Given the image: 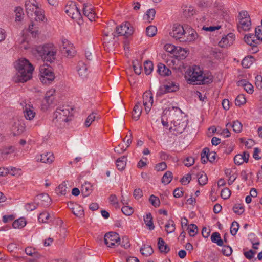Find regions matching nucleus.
<instances>
[{
    "mask_svg": "<svg viewBox=\"0 0 262 262\" xmlns=\"http://www.w3.org/2000/svg\"><path fill=\"white\" fill-rule=\"evenodd\" d=\"M185 77L188 83L192 84H208L212 80L211 77L203 76L202 71L196 65L187 70Z\"/></svg>",
    "mask_w": 262,
    "mask_h": 262,
    "instance_id": "1",
    "label": "nucleus"
},
{
    "mask_svg": "<svg viewBox=\"0 0 262 262\" xmlns=\"http://www.w3.org/2000/svg\"><path fill=\"white\" fill-rule=\"evenodd\" d=\"M73 109L69 105H63L58 107L54 114L53 122L58 127L64 126L66 122L71 120Z\"/></svg>",
    "mask_w": 262,
    "mask_h": 262,
    "instance_id": "2",
    "label": "nucleus"
},
{
    "mask_svg": "<svg viewBox=\"0 0 262 262\" xmlns=\"http://www.w3.org/2000/svg\"><path fill=\"white\" fill-rule=\"evenodd\" d=\"M15 68L17 71V79L19 82H25L31 78L34 68L28 60L19 59Z\"/></svg>",
    "mask_w": 262,
    "mask_h": 262,
    "instance_id": "3",
    "label": "nucleus"
},
{
    "mask_svg": "<svg viewBox=\"0 0 262 262\" xmlns=\"http://www.w3.org/2000/svg\"><path fill=\"white\" fill-rule=\"evenodd\" d=\"M26 11L28 16L36 21H43L45 16L42 10L39 7L36 0H27L25 2Z\"/></svg>",
    "mask_w": 262,
    "mask_h": 262,
    "instance_id": "4",
    "label": "nucleus"
},
{
    "mask_svg": "<svg viewBox=\"0 0 262 262\" xmlns=\"http://www.w3.org/2000/svg\"><path fill=\"white\" fill-rule=\"evenodd\" d=\"M36 50L45 61L52 63L56 58V50L52 44L48 43L38 46Z\"/></svg>",
    "mask_w": 262,
    "mask_h": 262,
    "instance_id": "5",
    "label": "nucleus"
},
{
    "mask_svg": "<svg viewBox=\"0 0 262 262\" xmlns=\"http://www.w3.org/2000/svg\"><path fill=\"white\" fill-rule=\"evenodd\" d=\"M40 80L42 83H50L55 79L54 73L51 67L43 66L40 68Z\"/></svg>",
    "mask_w": 262,
    "mask_h": 262,
    "instance_id": "6",
    "label": "nucleus"
},
{
    "mask_svg": "<svg viewBox=\"0 0 262 262\" xmlns=\"http://www.w3.org/2000/svg\"><path fill=\"white\" fill-rule=\"evenodd\" d=\"M188 119L181 116L177 120L173 121V126H171L169 130L176 132V135L182 133L187 126Z\"/></svg>",
    "mask_w": 262,
    "mask_h": 262,
    "instance_id": "7",
    "label": "nucleus"
},
{
    "mask_svg": "<svg viewBox=\"0 0 262 262\" xmlns=\"http://www.w3.org/2000/svg\"><path fill=\"white\" fill-rule=\"evenodd\" d=\"M179 89V85L178 83L169 81L166 84L160 87L157 92V95L160 96L166 93L175 92L178 91Z\"/></svg>",
    "mask_w": 262,
    "mask_h": 262,
    "instance_id": "8",
    "label": "nucleus"
},
{
    "mask_svg": "<svg viewBox=\"0 0 262 262\" xmlns=\"http://www.w3.org/2000/svg\"><path fill=\"white\" fill-rule=\"evenodd\" d=\"M119 234L116 232H109L104 235V243L107 247L112 248L120 241Z\"/></svg>",
    "mask_w": 262,
    "mask_h": 262,
    "instance_id": "9",
    "label": "nucleus"
},
{
    "mask_svg": "<svg viewBox=\"0 0 262 262\" xmlns=\"http://www.w3.org/2000/svg\"><path fill=\"white\" fill-rule=\"evenodd\" d=\"M134 32L133 28L130 23H125L121 24L119 27H116V33L118 35L124 36L126 37L130 36Z\"/></svg>",
    "mask_w": 262,
    "mask_h": 262,
    "instance_id": "10",
    "label": "nucleus"
},
{
    "mask_svg": "<svg viewBox=\"0 0 262 262\" xmlns=\"http://www.w3.org/2000/svg\"><path fill=\"white\" fill-rule=\"evenodd\" d=\"M186 29L187 28H184L183 26L175 24L173 25L172 31L170 32L169 34L170 36L176 39H180L183 35L187 34Z\"/></svg>",
    "mask_w": 262,
    "mask_h": 262,
    "instance_id": "11",
    "label": "nucleus"
},
{
    "mask_svg": "<svg viewBox=\"0 0 262 262\" xmlns=\"http://www.w3.org/2000/svg\"><path fill=\"white\" fill-rule=\"evenodd\" d=\"M23 108V112L25 118L31 120L35 117V113L33 110V106L30 103H27L26 101H23L20 103Z\"/></svg>",
    "mask_w": 262,
    "mask_h": 262,
    "instance_id": "12",
    "label": "nucleus"
},
{
    "mask_svg": "<svg viewBox=\"0 0 262 262\" xmlns=\"http://www.w3.org/2000/svg\"><path fill=\"white\" fill-rule=\"evenodd\" d=\"M244 40L248 45L252 47V50L254 53L258 51L257 45L259 43L260 41L255 37L254 34L246 35L244 37Z\"/></svg>",
    "mask_w": 262,
    "mask_h": 262,
    "instance_id": "13",
    "label": "nucleus"
},
{
    "mask_svg": "<svg viewBox=\"0 0 262 262\" xmlns=\"http://www.w3.org/2000/svg\"><path fill=\"white\" fill-rule=\"evenodd\" d=\"M66 12L73 19H78L81 16L80 10L75 4L70 5L66 9Z\"/></svg>",
    "mask_w": 262,
    "mask_h": 262,
    "instance_id": "14",
    "label": "nucleus"
},
{
    "mask_svg": "<svg viewBox=\"0 0 262 262\" xmlns=\"http://www.w3.org/2000/svg\"><path fill=\"white\" fill-rule=\"evenodd\" d=\"M83 13L90 21H92L95 20L96 14L92 5L84 4Z\"/></svg>",
    "mask_w": 262,
    "mask_h": 262,
    "instance_id": "15",
    "label": "nucleus"
},
{
    "mask_svg": "<svg viewBox=\"0 0 262 262\" xmlns=\"http://www.w3.org/2000/svg\"><path fill=\"white\" fill-rule=\"evenodd\" d=\"M249 154L247 151H244L242 154H237L234 158L235 164L240 165L243 163H247L249 158Z\"/></svg>",
    "mask_w": 262,
    "mask_h": 262,
    "instance_id": "16",
    "label": "nucleus"
},
{
    "mask_svg": "<svg viewBox=\"0 0 262 262\" xmlns=\"http://www.w3.org/2000/svg\"><path fill=\"white\" fill-rule=\"evenodd\" d=\"M77 71L79 75L82 78H86L88 75V68L82 61L78 62Z\"/></svg>",
    "mask_w": 262,
    "mask_h": 262,
    "instance_id": "17",
    "label": "nucleus"
},
{
    "mask_svg": "<svg viewBox=\"0 0 262 262\" xmlns=\"http://www.w3.org/2000/svg\"><path fill=\"white\" fill-rule=\"evenodd\" d=\"M25 129V125L21 121H17L14 123L12 129L15 135H18L21 134Z\"/></svg>",
    "mask_w": 262,
    "mask_h": 262,
    "instance_id": "18",
    "label": "nucleus"
},
{
    "mask_svg": "<svg viewBox=\"0 0 262 262\" xmlns=\"http://www.w3.org/2000/svg\"><path fill=\"white\" fill-rule=\"evenodd\" d=\"M100 119V116L96 112H93L90 114L85 120L84 124L86 127H89L95 120H98Z\"/></svg>",
    "mask_w": 262,
    "mask_h": 262,
    "instance_id": "19",
    "label": "nucleus"
},
{
    "mask_svg": "<svg viewBox=\"0 0 262 262\" xmlns=\"http://www.w3.org/2000/svg\"><path fill=\"white\" fill-rule=\"evenodd\" d=\"M158 247L161 253L166 254L170 251V248L161 237L158 239Z\"/></svg>",
    "mask_w": 262,
    "mask_h": 262,
    "instance_id": "20",
    "label": "nucleus"
},
{
    "mask_svg": "<svg viewBox=\"0 0 262 262\" xmlns=\"http://www.w3.org/2000/svg\"><path fill=\"white\" fill-rule=\"evenodd\" d=\"M237 85L244 88V90L249 94H252L253 92V85L249 83L246 80H241L237 82Z\"/></svg>",
    "mask_w": 262,
    "mask_h": 262,
    "instance_id": "21",
    "label": "nucleus"
},
{
    "mask_svg": "<svg viewBox=\"0 0 262 262\" xmlns=\"http://www.w3.org/2000/svg\"><path fill=\"white\" fill-rule=\"evenodd\" d=\"M40 157V158H38V161L39 160L41 162L45 163L50 164L52 163L54 159V155L51 152H47L41 154Z\"/></svg>",
    "mask_w": 262,
    "mask_h": 262,
    "instance_id": "22",
    "label": "nucleus"
},
{
    "mask_svg": "<svg viewBox=\"0 0 262 262\" xmlns=\"http://www.w3.org/2000/svg\"><path fill=\"white\" fill-rule=\"evenodd\" d=\"M92 185L90 183L85 182L81 186V191L83 197H86L89 196L92 193Z\"/></svg>",
    "mask_w": 262,
    "mask_h": 262,
    "instance_id": "23",
    "label": "nucleus"
},
{
    "mask_svg": "<svg viewBox=\"0 0 262 262\" xmlns=\"http://www.w3.org/2000/svg\"><path fill=\"white\" fill-rule=\"evenodd\" d=\"M251 26L250 18L246 19H241L239 21L238 29L246 31L250 29Z\"/></svg>",
    "mask_w": 262,
    "mask_h": 262,
    "instance_id": "24",
    "label": "nucleus"
},
{
    "mask_svg": "<svg viewBox=\"0 0 262 262\" xmlns=\"http://www.w3.org/2000/svg\"><path fill=\"white\" fill-rule=\"evenodd\" d=\"M157 72L159 75L163 76H168L171 73V71L162 63L158 64Z\"/></svg>",
    "mask_w": 262,
    "mask_h": 262,
    "instance_id": "25",
    "label": "nucleus"
},
{
    "mask_svg": "<svg viewBox=\"0 0 262 262\" xmlns=\"http://www.w3.org/2000/svg\"><path fill=\"white\" fill-rule=\"evenodd\" d=\"M142 113V106L140 102H137L134 107L133 111V118L137 121L139 119Z\"/></svg>",
    "mask_w": 262,
    "mask_h": 262,
    "instance_id": "26",
    "label": "nucleus"
},
{
    "mask_svg": "<svg viewBox=\"0 0 262 262\" xmlns=\"http://www.w3.org/2000/svg\"><path fill=\"white\" fill-rule=\"evenodd\" d=\"M226 127H232L235 133H239L242 130V125L238 120L234 121L232 123H228L226 125Z\"/></svg>",
    "mask_w": 262,
    "mask_h": 262,
    "instance_id": "27",
    "label": "nucleus"
},
{
    "mask_svg": "<svg viewBox=\"0 0 262 262\" xmlns=\"http://www.w3.org/2000/svg\"><path fill=\"white\" fill-rule=\"evenodd\" d=\"M62 53L66 55L69 58L73 57L76 54V50L73 45L68 47V48L61 49Z\"/></svg>",
    "mask_w": 262,
    "mask_h": 262,
    "instance_id": "28",
    "label": "nucleus"
},
{
    "mask_svg": "<svg viewBox=\"0 0 262 262\" xmlns=\"http://www.w3.org/2000/svg\"><path fill=\"white\" fill-rule=\"evenodd\" d=\"M38 199L41 201L39 204L43 206H49L51 203V199L48 194H41L38 196Z\"/></svg>",
    "mask_w": 262,
    "mask_h": 262,
    "instance_id": "29",
    "label": "nucleus"
},
{
    "mask_svg": "<svg viewBox=\"0 0 262 262\" xmlns=\"http://www.w3.org/2000/svg\"><path fill=\"white\" fill-rule=\"evenodd\" d=\"M212 242L216 243L219 246H223V241L221 239L220 234L219 232H213L211 236Z\"/></svg>",
    "mask_w": 262,
    "mask_h": 262,
    "instance_id": "30",
    "label": "nucleus"
},
{
    "mask_svg": "<svg viewBox=\"0 0 262 262\" xmlns=\"http://www.w3.org/2000/svg\"><path fill=\"white\" fill-rule=\"evenodd\" d=\"M141 253L145 256H148L151 255L154 250L151 246L148 245H144L140 249Z\"/></svg>",
    "mask_w": 262,
    "mask_h": 262,
    "instance_id": "31",
    "label": "nucleus"
},
{
    "mask_svg": "<svg viewBox=\"0 0 262 262\" xmlns=\"http://www.w3.org/2000/svg\"><path fill=\"white\" fill-rule=\"evenodd\" d=\"M126 157L125 156L119 158L116 160V167L119 170H122L125 168L126 166Z\"/></svg>",
    "mask_w": 262,
    "mask_h": 262,
    "instance_id": "32",
    "label": "nucleus"
},
{
    "mask_svg": "<svg viewBox=\"0 0 262 262\" xmlns=\"http://www.w3.org/2000/svg\"><path fill=\"white\" fill-rule=\"evenodd\" d=\"M234 39H229L228 37H223L219 42V45L222 48H227L232 45Z\"/></svg>",
    "mask_w": 262,
    "mask_h": 262,
    "instance_id": "33",
    "label": "nucleus"
},
{
    "mask_svg": "<svg viewBox=\"0 0 262 262\" xmlns=\"http://www.w3.org/2000/svg\"><path fill=\"white\" fill-rule=\"evenodd\" d=\"M254 58L252 56L245 57L242 61V66L245 68H249L253 63Z\"/></svg>",
    "mask_w": 262,
    "mask_h": 262,
    "instance_id": "34",
    "label": "nucleus"
},
{
    "mask_svg": "<svg viewBox=\"0 0 262 262\" xmlns=\"http://www.w3.org/2000/svg\"><path fill=\"white\" fill-rule=\"evenodd\" d=\"M144 221L146 226L148 227L149 230H151L154 229L155 227L152 222V216L150 213L146 214L144 218Z\"/></svg>",
    "mask_w": 262,
    "mask_h": 262,
    "instance_id": "35",
    "label": "nucleus"
},
{
    "mask_svg": "<svg viewBox=\"0 0 262 262\" xmlns=\"http://www.w3.org/2000/svg\"><path fill=\"white\" fill-rule=\"evenodd\" d=\"M54 93L55 90H52L47 92L46 94L45 101L46 102L48 105H50L53 103V100L54 99L53 94Z\"/></svg>",
    "mask_w": 262,
    "mask_h": 262,
    "instance_id": "36",
    "label": "nucleus"
},
{
    "mask_svg": "<svg viewBox=\"0 0 262 262\" xmlns=\"http://www.w3.org/2000/svg\"><path fill=\"white\" fill-rule=\"evenodd\" d=\"M26 224L25 219L23 217L19 218L15 220L12 224L14 228H21Z\"/></svg>",
    "mask_w": 262,
    "mask_h": 262,
    "instance_id": "37",
    "label": "nucleus"
},
{
    "mask_svg": "<svg viewBox=\"0 0 262 262\" xmlns=\"http://www.w3.org/2000/svg\"><path fill=\"white\" fill-rule=\"evenodd\" d=\"M172 179V173L170 171H166L163 175L161 181L164 184H169Z\"/></svg>",
    "mask_w": 262,
    "mask_h": 262,
    "instance_id": "38",
    "label": "nucleus"
},
{
    "mask_svg": "<svg viewBox=\"0 0 262 262\" xmlns=\"http://www.w3.org/2000/svg\"><path fill=\"white\" fill-rule=\"evenodd\" d=\"M73 213L76 216H81L84 214L83 208L78 205H76L74 207L71 208Z\"/></svg>",
    "mask_w": 262,
    "mask_h": 262,
    "instance_id": "39",
    "label": "nucleus"
},
{
    "mask_svg": "<svg viewBox=\"0 0 262 262\" xmlns=\"http://www.w3.org/2000/svg\"><path fill=\"white\" fill-rule=\"evenodd\" d=\"M143 102L153 103V96L151 92L146 91L143 95Z\"/></svg>",
    "mask_w": 262,
    "mask_h": 262,
    "instance_id": "40",
    "label": "nucleus"
},
{
    "mask_svg": "<svg viewBox=\"0 0 262 262\" xmlns=\"http://www.w3.org/2000/svg\"><path fill=\"white\" fill-rule=\"evenodd\" d=\"M198 176L199 185L203 186L207 183L208 178L206 173L204 172H201L198 174Z\"/></svg>",
    "mask_w": 262,
    "mask_h": 262,
    "instance_id": "41",
    "label": "nucleus"
},
{
    "mask_svg": "<svg viewBox=\"0 0 262 262\" xmlns=\"http://www.w3.org/2000/svg\"><path fill=\"white\" fill-rule=\"evenodd\" d=\"M67 184L66 182H63L60 184L56 189V192L58 194L65 195L67 191Z\"/></svg>",
    "mask_w": 262,
    "mask_h": 262,
    "instance_id": "42",
    "label": "nucleus"
},
{
    "mask_svg": "<svg viewBox=\"0 0 262 262\" xmlns=\"http://www.w3.org/2000/svg\"><path fill=\"white\" fill-rule=\"evenodd\" d=\"M154 68L153 63L150 61H146L144 64V70L146 75H149L152 71Z\"/></svg>",
    "mask_w": 262,
    "mask_h": 262,
    "instance_id": "43",
    "label": "nucleus"
},
{
    "mask_svg": "<svg viewBox=\"0 0 262 262\" xmlns=\"http://www.w3.org/2000/svg\"><path fill=\"white\" fill-rule=\"evenodd\" d=\"M157 29L155 26H149L146 28V32L147 36L149 37L154 36L157 33Z\"/></svg>",
    "mask_w": 262,
    "mask_h": 262,
    "instance_id": "44",
    "label": "nucleus"
},
{
    "mask_svg": "<svg viewBox=\"0 0 262 262\" xmlns=\"http://www.w3.org/2000/svg\"><path fill=\"white\" fill-rule=\"evenodd\" d=\"M188 230L190 236L194 237L198 233V227L195 224H191L188 227Z\"/></svg>",
    "mask_w": 262,
    "mask_h": 262,
    "instance_id": "45",
    "label": "nucleus"
},
{
    "mask_svg": "<svg viewBox=\"0 0 262 262\" xmlns=\"http://www.w3.org/2000/svg\"><path fill=\"white\" fill-rule=\"evenodd\" d=\"M165 230L167 233H172L175 230V224L173 221H171L167 223L165 226Z\"/></svg>",
    "mask_w": 262,
    "mask_h": 262,
    "instance_id": "46",
    "label": "nucleus"
},
{
    "mask_svg": "<svg viewBox=\"0 0 262 262\" xmlns=\"http://www.w3.org/2000/svg\"><path fill=\"white\" fill-rule=\"evenodd\" d=\"M239 227V225L237 222L233 221L232 222L230 227V233L233 236H235L236 234Z\"/></svg>",
    "mask_w": 262,
    "mask_h": 262,
    "instance_id": "47",
    "label": "nucleus"
},
{
    "mask_svg": "<svg viewBox=\"0 0 262 262\" xmlns=\"http://www.w3.org/2000/svg\"><path fill=\"white\" fill-rule=\"evenodd\" d=\"M246 98L244 95H238L235 100V105L237 106H241L246 103Z\"/></svg>",
    "mask_w": 262,
    "mask_h": 262,
    "instance_id": "48",
    "label": "nucleus"
},
{
    "mask_svg": "<svg viewBox=\"0 0 262 262\" xmlns=\"http://www.w3.org/2000/svg\"><path fill=\"white\" fill-rule=\"evenodd\" d=\"M209 152L208 148H204L201 154V160L202 163L205 164L208 160L207 153Z\"/></svg>",
    "mask_w": 262,
    "mask_h": 262,
    "instance_id": "49",
    "label": "nucleus"
},
{
    "mask_svg": "<svg viewBox=\"0 0 262 262\" xmlns=\"http://www.w3.org/2000/svg\"><path fill=\"white\" fill-rule=\"evenodd\" d=\"M233 210L234 212L238 214H242L244 211V206L241 204H236L233 206Z\"/></svg>",
    "mask_w": 262,
    "mask_h": 262,
    "instance_id": "50",
    "label": "nucleus"
},
{
    "mask_svg": "<svg viewBox=\"0 0 262 262\" xmlns=\"http://www.w3.org/2000/svg\"><path fill=\"white\" fill-rule=\"evenodd\" d=\"M15 12L16 13L15 20L19 21L21 20V15H24L23 10L20 7H17L15 8Z\"/></svg>",
    "mask_w": 262,
    "mask_h": 262,
    "instance_id": "51",
    "label": "nucleus"
},
{
    "mask_svg": "<svg viewBox=\"0 0 262 262\" xmlns=\"http://www.w3.org/2000/svg\"><path fill=\"white\" fill-rule=\"evenodd\" d=\"M133 63L135 73L137 75L140 74L142 71V67L140 63L139 62L138 60H136V61H133Z\"/></svg>",
    "mask_w": 262,
    "mask_h": 262,
    "instance_id": "52",
    "label": "nucleus"
},
{
    "mask_svg": "<svg viewBox=\"0 0 262 262\" xmlns=\"http://www.w3.org/2000/svg\"><path fill=\"white\" fill-rule=\"evenodd\" d=\"M231 195V191L228 188H224L221 192V197L224 199H228Z\"/></svg>",
    "mask_w": 262,
    "mask_h": 262,
    "instance_id": "53",
    "label": "nucleus"
},
{
    "mask_svg": "<svg viewBox=\"0 0 262 262\" xmlns=\"http://www.w3.org/2000/svg\"><path fill=\"white\" fill-rule=\"evenodd\" d=\"M50 217L49 213L44 212L40 213L38 216V221L42 223H46Z\"/></svg>",
    "mask_w": 262,
    "mask_h": 262,
    "instance_id": "54",
    "label": "nucleus"
},
{
    "mask_svg": "<svg viewBox=\"0 0 262 262\" xmlns=\"http://www.w3.org/2000/svg\"><path fill=\"white\" fill-rule=\"evenodd\" d=\"M156 11L154 9H150L146 12L147 20L150 23L155 16Z\"/></svg>",
    "mask_w": 262,
    "mask_h": 262,
    "instance_id": "55",
    "label": "nucleus"
},
{
    "mask_svg": "<svg viewBox=\"0 0 262 262\" xmlns=\"http://www.w3.org/2000/svg\"><path fill=\"white\" fill-rule=\"evenodd\" d=\"M121 211L126 215H130L134 212L132 207L128 206H124L122 207Z\"/></svg>",
    "mask_w": 262,
    "mask_h": 262,
    "instance_id": "56",
    "label": "nucleus"
},
{
    "mask_svg": "<svg viewBox=\"0 0 262 262\" xmlns=\"http://www.w3.org/2000/svg\"><path fill=\"white\" fill-rule=\"evenodd\" d=\"M149 201L151 204L155 207H158L160 204L159 198L154 195H151L150 196Z\"/></svg>",
    "mask_w": 262,
    "mask_h": 262,
    "instance_id": "57",
    "label": "nucleus"
},
{
    "mask_svg": "<svg viewBox=\"0 0 262 262\" xmlns=\"http://www.w3.org/2000/svg\"><path fill=\"white\" fill-rule=\"evenodd\" d=\"M195 162L194 158L192 157H187L184 160L183 163L187 167H190L194 164Z\"/></svg>",
    "mask_w": 262,
    "mask_h": 262,
    "instance_id": "58",
    "label": "nucleus"
},
{
    "mask_svg": "<svg viewBox=\"0 0 262 262\" xmlns=\"http://www.w3.org/2000/svg\"><path fill=\"white\" fill-rule=\"evenodd\" d=\"M222 253L224 255L230 256L232 252V249L231 247L229 246H222Z\"/></svg>",
    "mask_w": 262,
    "mask_h": 262,
    "instance_id": "59",
    "label": "nucleus"
},
{
    "mask_svg": "<svg viewBox=\"0 0 262 262\" xmlns=\"http://www.w3.org/2000/svg\"><path fill=\"white\" fill-rule=\"evenodd\" d=\"M254 35L259 41H262V27L261 26H258L255 28Z\"/></svg>",
    "mask_w": 262,
    "mask_h": 262,
    "instance_id": "60",
    "label": "nucleus"
},
{
    "mask_svg": "<svg viewBox=\"0 0 262 262\" xmlns=\"http://www.w3.org/2000/svg\"><path fill=\"white\" fill-rule=\"evenodd\" d=\"M186 28V31L187 32V33L188 34V35H190L191 36L190 39H195L197 36L196 32L190 27H187Z\"/></svg>",
    "mask_w": 262,
    "mask_h": 262,
    "instance_id": "61",
    "label": "nucleus"
},
{
    "mask_svg": "<svg viewBox=\"0 0 262 262\" xmlns=\"http://www.w3.org/2000/svg\"><path fill=\"white\" fill-rule=\"evenodd\" d=\"M133 196L135 199H139L143 196L142 190L140 188L135 189L133 192Z\"/></svg>",
    "mask_w": 262,
    "mask_h": 262,
    "instance_id": "62",
    "label": "nucleus"
},
{
    "mask_svg": "<svg viewBox=\"0 0 262 262\" xmlns=\"http://www.w3.org/2000/svg\"><path fill=\"white\" fill-rule=\"evenodd\" d=\"M167 168V165L165 162H161L157 164L155 166V169L158 171H163L166 169Z\"/></svg>",
    "mask_w": 262,
    "mask_h": 262,
    "instance_id": "63",
    "label": "nucleus"
},
{
    "mask_svg": "<svg viewBox=\"0 0 262 262\" xmlns=\"http://www.w3.org/2000/svg\"><path fill=\"white\" fill-rule=\"evenodd\" d=\"M256 86L259 90L262 89V77L260 75H257L255 77Z\"/></svg>",
    "mask_w": 262,
    "mask_h": 262,
    "instance_id": "64",
    "label": "nucleus"
}]
</instances>
